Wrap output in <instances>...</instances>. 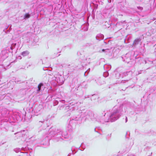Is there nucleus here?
I'll use <instances>...</instances> for the list:
<instances>
[{"instance_id": "20e7f679", "label": "nucleus", "mask_w": 156, "mask_h": 156, "mask_svg": "<svg viewBox=\"0 0 156 156\" xmlns=\"http://www.w3.org/2000/svg\"><path fill=\"white\" fill-rule=\"evenodd\" d=\"M53 80H55L59 85L63 84L64 81V77L61 75H55L52 78Z\"/></svg>"}, {"instance_id": "7ed1b4c3", "label": "nucleus", "mask_w": 156, "mask_h": 156, "mask_svg": "<svg viewBox=\"0 0 156 156\" xmlns=\"http://www.w3.org/2000/svg\"><path fill=\"white\" fill-rule=\"evenodd\" d=\"M131 148V147L128 145L122 146L118 153V156H122L124 154L128 152Z\"/></svg>"}, {"instance_id": "c85d7f7f", "label": "nucleus", "mask_w": 156, "mask_h": 156, "mask_svg": "<svg viewBox=\"0 0 156 156\" xmlns=\"http://www.w3.org/2000/svg\"><path fill=\"white\" fill-rule=\"evenodd\" d=\"M62 139V137H60V138H59V140H58H58H61Z\"/></svg>"}, {"instance_id": "dca6fc26", "label": "nucleus", "mask_w": 156, "mask_h": 156, "mask_svg": "<svg viewBox=\"0 0 156 156\" xmlns=\"http://www.w3.org/2000/svg\"><path fill=\"white\" fill-rule=\"evenodd\" d=\"M43 85L42 83H40L38 86V89L37 90V93H38L41 91V88L42 86Z\"/></svg>"}, {"instance_id": "cd10ccee", "label": "nucleus", "mask_w": 156, "mask_h": 156, "mask_svg": "<svg viewBox=\"0 0 156 156\" xmlns=\"http://www.w3.org/2000/svg\"><path fill=\"white\" fill-rule=\"evenodd\" d=\"M55 57H57L58 56H59L60 55H57V54L56 55H55Z\"/></svg>"}, {"instance_id": "0eeeda50", "label": "nucleus", "mask_w": 156, "mask_h": 156, "mask_svg": "<svg viewBox=\"0 0 156 156\" xmlns=\"http://www.w3.org/2000/svg\"><path fill=\"white\" fill-rule=\"evenodd\" d=\"M122 60L125 61L126 62L129 63L130 61L132 59L131 52H129L126 54L124 58H122Z\"/></svg>"}, {"instance_id": "bb28decb", "label": "nucleus", "mask_w": 156, "mask_h": 156, "mask_svg": "<svg viewBox=\"0 0 156 156\" xmlns=\"http://www.w3.org/2000/svg\"><path fill=\"white\" fill-rule=\"evenodd\" d=\"M125 122L126 123L127 122V117H125Z\"/></svg>"}, {"instance_id": "412c9836", "label": "nucleus", "mask_w": 156, "mask_h": 156, "mask_svg": "<svg viewBox=\"0 0 156 156\" xmlns=\"http://www.w3.org/2000/svg\"><path fill=\"white\" fill-rule=\"evenodd\" d=\"M109 74L108 72L106 71L104 72L103 74V76L104 77H106L108 76Z\"/></svg>"}, {"instance_id": "a211bd4d", "label": "nucleus", "mask_w": 156, "mask_h": 156, "mask_svg": "<svg viewBox=\"0 0 156 156\" xmlns=\"http://www.w3.org/2000/svg\"><path fill=\"white\" fill-rule=\"evenodd\" d=\"M122 74H120L119 73L117 72L115 73V77L117 79H119L122 78Z\"/></svg>"}, {"instance_id": "7c9ffc66", "label": "nucleus", "mask_w": 156, "mask_h": 156, "mask_svg": "<svg viewBox=\"0 0 156 156\" xmlns=\"http://www.w3.org/2000/svg\"><path fill=\"white\" fill-rule=\"evenodd\" d=\"M3 99V98H0V101H2Z\"/></svg>"}, {"instance_id": "58836bf2", "label": "nucleus", "mask_w": 156, "mask_h": 156, "mask_svg": "<svg viewBox=\"0 0 156 156\" xmlns=\"http://www.w3.org/2000/svg\"><path fill=\"white\" fill-rule=\"evenodd\" d=\"M146 63V62L145 61V64Z\"/></svg>"}, {"instance_id": "aec40b11", "label": "nucleus", "mask_w": 156, "mask_h": 156, "mask_svg": "<svg viewBox=\"0 0 156 156\" xmlns=\"http://www.w3.org/2000/svg\"><path fill=\"white\" fill-rule=\"evenodd\" d=\"M16 43H12V44L11 46L10 47V50H12L15 48V47L16 45Z\"/></svg>"}, {"instance_id": "f03ea898", "label": "nucleus", "mask_w": 156, "mask_h": 156, "mask_svg": "<svg viewBox=\"0 0 156 156\" xmlns=\"http://www.w3.org/2000/svg\"><path fill=\"white\" fill-rule=\"evenodd\" d=\"M101 115V113L98 114L94 115L92 112L89 110L85 109L80 110L78 112H76V115L73 117L72 120L78 121L81 119V117L82 118L85 117L86 119L90 118L93 121H96L99 122L97 119L98 117L100 116Z\"/></svg>"}, {"instance_id": "b1692460", "label": "nucleus", "mask_w": 156, "mask_h": 156, "mask_svg": "<svg viewBox=\"0 0 156 156\" xmlns=\"http://www.w3.org/2000/svg\"><path fill=\"white\" fill-rule=\"evenodd\" d=\"M125 21H122L121 22H118L116 24V25H120L121 24L123 23Z\"/></svg>"}, {"instance_id": "2eb2a0df", "label": "nucleus", "mask_w": 156, "mask_h": 156, "mask_svg": "<svg viewBox=\"0 0 156 156\" xmlns=\"http://www.w3.org/2000/svg\"><path fill=\"white\" fill-rule=\"evenodd\" d=\"M29 54V52L28 51H23L21 53V55L23 56H25L28 55Z\"/></svg>"}, {"instance_id": "9d476101", "label": "nucleus", "mask_w": 156, "mask_h": 156, "mask_svg": "<svg viewBox=\"0 0 156 156\" xmlns=\"http://www.w3.org/2000/svg\"><path fill=\"white\" fill-rule=\"evenodd\" d=\"M15 134H17V136L19 138L23 137L24 136L25 134V131L24 130L15 133Z\"/></svg>"}, {"instance_id": "c9c22d12", "label": "nucleus", "mask_w": 156, "mask_h": 156, "mask_svg": "<svg viewBox=\"0 0 156 156\" xmlns=\"http://www.w3.org/2000/svg\"><path fill=\"white\" fill-rule=\"evenodd\" d=\"M92 96H93V95ZM94 96H96V95H94Z\"/></svg>"}, {"instance_id": "393cba45", "label": "nucleus", "mask_w": 156, "mask_h": 156, "mask_svg": "<svg viewBox=\"0 0 156 156\" xmlns=\"http://www.w3.org/2000/svg\"><path fill=\"white\" fill-rule=\"evenodd\" d=\"M44 122V120L43 121H40L39 122L38 124L40 125H42V124Z\"/></svg>"}, {"instance_id": "5701e85b", "label": "nucleus", "mask_w": 156, "mask_h": 156, "mask_svg": "<svg viewBox=\"0 0 156 156\" xmlns=\"http://www.w3.org/2000/svg\"><path fill=\"white\" fill-rule=\"evenodd\" d=\"M58 102L57 100H55L54 102V105H58Z\"/></svg>"}, {"instance_id": "39448f33", "label": "nucleus", "mask_w": 156, "mask_h": 156, "mask_svg": "<svg viewBox=\"0 0 156 156\" xmlns=\"http://www.w3.org/2000/svg\"><path fill=\"white\" fill-rule=\"evenodd\" d=\"M2 115L3 117L7 118L5 120L11 123L13 122V121H11V119L12 118L9 113V112L7 110L3 111L2 112Z\"/></svg>"}, {"instance_id": "e433bc0d", "label": "nucleus", "mask_w": 156, "mask_h": 156, "mask_svg": "<svg viewBox=\"0 0 156 156\" xmlns=\"http://www.w3.org/2000/svg\"><path fill=\"white\" fill-rule=\"evenodd\" d=\"M87 71H86V72H85V73H86L87 72Z\"/></svg>"}, {"instance_id": "f8f14e48", "label": "nucleus", "mask_w": 156, "mask_h": 156, "mask_svg": "<svg viewBox=\"0 0 156 156\" xmlns=\"http://www.w3.org/2000/svg\"><path fill=\"white\" fill-rule=\"evenodd\" d=\"M96 38L97 40L100 41L103 39L104 35L103 34H98L96 37Z\"/></svg>"}, {"instance_id": "ddd939ff", "label": "nucleus", "mask_w": 156, "mask_h": 156, "mask_svg": "<svg viewBox=\"0 0 156 156\" xmlns=\"http://www.w3.org/2000/svg\"><path fill=\"white\" fill-rule=\"evenodd\" d=\"M86 46L88 47H90L91 48L94 49V43L92 42L91 43H88L86 44Z\"/></svg>"}, {"instance_id": "c756f323", "label": "nucleus", "mask_w": 156, "mask_h": 156, "mask_svg": "<svg viewBox=\"0 0 156 156\" xmlns=\"http://www.w3.org/2000/svg\"><path fill=\"white\" fill-rule=\"evenodd\" d=\"M60 101L63 103H64L63 102L65 101L64 100H62L61 101Z\"/></svg>"}, {"instance_id": "72a5a7b5", "label": "nucleus", "mask_w": 156, "mask_h": 156, "mask_svg": "<svg viewBox=\"0 0 156 156\" xmlns=\"http://www.w3.org/2000/svg\"><path fill=\"white\" fill-rule=\"evenodd\" d=\"M8 27H6V28H5V29H7Z\"/></svg>"}, {"instance_id": "473e14b6", "label": "nucleus", "mask_w": 156, "mask_h": 156, "mask_svg": "<svg viewBox=\"0 0 156 156\" xmlns=\"http://www.w3.org/2000/svg\"><path fill=\"white\" fill-rule=\"evenodd\" d=\"M15 82L16 83H18V82H19V81H15Z\"/></svg>"}, {"instance_id": "1a4fd4ad", "label": "nucleus", "mask_w": 156, "mask_h": 156, "mask_svg": "<svg viewBox=\"0 0 156 156\" xmlns=\"http://www.w3.org/2000/svg\"><path fill=\"white\" fill-rule=\"evenodd\" d=\"M133 74L132 72L131 71H127L122 73V78L126 76H128L129 77H131L132 76Z\"/></svg>"}, {"instance_id": "6e6552de", "label": "nucleus", "mask_w": 156, "mask_h": 156, "mask_svg": "<svg viewBox=\"0 0 156 156\" xmlns=\"http://www.w3.org/2000/svg\"><path fill=\"white\" fill-rule=\"evenodd\" d=\"M57 135H61L64 138H68V133L66 131L62 132L60 130H58L57 132Z\"/></svg>"}, {"instance_id": "f257e3e1", "label": "nucleus", "mask_w": 156, "mask_h": 156, "mask_svg": "<svg viewBox=\"0 0 156 156\" xmlns=\"http://www.w3.org/2000/svg\"><path fill=\"white\" fill-rule=\"evenodd\" d=\"M122 105H120L119 107L115 106L110 112L109 117L108 119H105L106 115L105 111L101 112L100 116L98 118L97 120L101 124H104L109 122H113L118 119L122 113Z\"/></svg>"}, {"instance_id": "423d86ee", "label": "nucleus", "mask_w": 156, "mask_h": 156, "mask_svg": "<svg viewBox=\"0 0 156 156\" xmlns=\"http://www.w3.org/2000/svg\"><path fill=\"white\" fill-rule=\"evenodd\" d=\"M10 52H12V51L8 50L6 49L2 50V51L1 55L2 59H5L9 56V53Z\"/></svg>"}, {"instance_id": "9b49d317", "label": "nucleus", "mask_w": 156, "mask_h": 156, "mask_svg": "<svg viewBox=\"0 0 156 156\" xmlns=\"http://www.w3.org/2000/svg\"><path fill=\"white\" fill-rule=\"evenodd\" d=\"M102 51L104 52L105 54L107 55H110L112 54V52L111 50L109 49H103L102 50Z\"/></svg>"}, {"instance_id": "6ab92c4d", "label": "nucleus", "mask_w": 156, "mask_h": 156, "mask_svg": "<svg viewBox=\"0 0 156 156\" xmlns=\"http://www.w3.org/2000/svg\"><path fill=\"white\" fill-rule=\"evenodd\" d=\"M30 17V15L28 13H26L25 14L24 16V19H26L29 18Z\"/></svg>"}, {"instance_id": "f3484780", "label": "nucleus", "mask_w": 156, "mask_h": 156, "mask_svg": "<svg viewBox=\"0 0 156 156\" xmlns=\"http://www.w3.org/2000/svg\"><path fill=\"white\" fill-rule=\"evenodd\" d=\"M104 68L105 70H108L110 69L111 66H108L106 65H105L104 66Z\"/></svg>"}, {"instance_id": "4be33fe9", "label": "nucleus", "mask_w": 156, "mask_h": 156, "mask_svg": "<svg viewBox=\"0 0 156 156\" xmlns=\"http://www.w3.org/2000/svg\"><path fill=\"white\" fill-rule=\"evenodd\" d=\"M105 83V82L104 81L102 80H100V82H98V84H99L100 85H101L102 84H104Z\"/></svg>"}, {"instance_id": "4c0bfd02", "label": "nucleus", "mask_w": 156, "mask_h": 156, "mask_svg": "<svg viewBox=\"0 0 156 156\" xmlns=\"http://www.w3.org/2000/svg\"><path fill=\"white\" fill-rule=\"evenodd\" d=\"M20 151V149H18V151Z\"/></svg>"}, {"instance_id": "a878e982", "label": "nucleus", "mask_w": 156, "mask_h": 156, "mask_svg": "<svg viewBox=\"0 0 156 156\" xmlns=\"http://www.w3.org/2000/svg\"><path fill=\"white\" fill-rule=\"evenodd\" d=\"M137 8L139 10H141L143 9V8L140 6L137 7Z\"/></svg>"}, {"instance_id": "4468645a", "label": "nucleus", "mask_w": 156, "mask_h": 156, "mask_svg": "<svg viewBox=\"0 0 156 156\" xmlns=\"http://www.w3.org/2000/svg\"><path fill=\"white\" fill-rule=\"evenodd\" d=\"M140 40H141L140 39V38H137L135 39L133 43V45L135 46L139 44V42L140 41Z\"/></svg>"}, {"instance_id": "2f4dec72", "label": "nucleus", "mask_w": 156, "mask_h": 156, "mask_svg": "<svg viewBox=\"0 0 156 156\" xmlns=\"http://www.w3.org/2000/svg\"><path fill=\"white\" fill-rule=\"evenodd\" d=\"M125 80H122V83H124V81H125Z\"/></svg>"}, {"instance_id": "f704fd0d", "label": "nucleus", "mask_w": 156, "mask_h": 156, "mask_svg": "<svg viewBox=\"0 0 156 156\" xmlns=\"http://www.w3.org/2000/svg\"><path fill=\"white\" fill-rule=\"evenodd\" d=\"M30 34V33H27V34Z\"/></svg>"}]
</instances>
